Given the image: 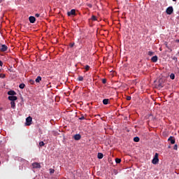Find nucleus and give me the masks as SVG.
Masks as SVG:
<instances>
[{
  "label": "nucleus",
  "mask_w": 179,
  "mask_h": 179,
  "mask_svg": "<svg viewBox=\"0 0 179 179\" xmlns=\"http://www.w3.org/2000/svg\"><path fill=\"white\" fill-rule=\"evenodd\" d=\"M33 168H41V163L35 162L32 163Z\"/></svg>",
  "instance_id": "6"
},
{
  "label": "nucleus",
  "mask_w": 179,
  "mask_h": 179,
  "mask_svg": "<svg viewBox=\"0 0 179 179\" xmlns=\"http://www.w3.org/2000/svg\"><path fill=\"white\" fill-rule=\"evenodd\" d=\"M87 5H88V8H92V3H87Z\"/></svg>",
  "instance_id": "27"
},
{
  "label": "nucleus",
  "mask_w": 179,
  "mask_h": 179,
  "mask_svg": "<svg viewBox=\"0 0 179 179\" xmlns=\"http://www.w3.org/2000/svg\"><path fill=\"white\" fill-rule=\"evenodd\" d=\"M50 173H55V169H50Z\"/></svg>",
  "instance_id": "30"
},
{
  "label": "nucleus",
  "mask_w": 179,
  "mask_h": 179,
  "mask_svg": "<svg viewBox=\"0 0 179 179\" xmlns=\"http://www.w3.org/2000/svg\"><path fill=\"white\" fill-rule=\"evenodd\" d=\"M39 145L40 146H43V145H45L44 141H41Z\"/></svg>",
  "instance_id": "23"
},
{
  "label": "nucleus",
  "mask_w": 179,
  "mask_h": 179,
  "mask_svg": "<svg viewBox=\"0 0 179 179\" xmlns=\"http://www.w3.org/2000/svg\"><path fill=\"white\" fill-rule=\"evenodd\" d=\"M116 163H121V158H115Z\"/></svg>",
  "instance_id": "19"
},
{
  "label": "nucleus",
  "mask_w": 179,
  "mask_h": 179,
  "mask_svg": "<svg viewBox=\"0 0 179 179\" xmlns=\"http://www.w3.org/2000/svg\"><path fill=\"white\" fill-rule=\"evenodd\" d=\"M81 135L80 133H77L76 135H74V140H80Z\"/></svg>",
  "instance_id": "10"
},
{
  "label": "nucleus",
  "mask_w": 179,
  "mask_h": 179,
  "mask_svg": "<svg viewBox=\"0 0 179 179\" xmlns=\"http://www.w3.org/2000/svg\"><path fill=\"white\" fill-rule=\"evenodd\" d=\"M166 13L168 15H171L173 13V6H169V8H166Z\"/></svg>",
  "instance_id": "2"
},
{
  "label": "nucleus",
  "mask_w": 179,
  "mask_h": 179,
  "mask_svg": "<svg viewBox=\"0 0 179 179\" xmlns=\"http://www.w3.org/2000/svg\"><path fill=\"white\" fill-rule=\"evenodd\" d=\"M30 84H34V79H29Z\"/></svg>",
  "instance_id": "26"
},
{
  "label": "nucleus",
  "mask_w": 179,
  "mask_h": 179,
  "mask_svg": "<svg viewBox=\"0 0 179 179\" xmlns=\"http://www.w3.org/2000/svg\"><path fill=\"white\" fill-rule=\"evenodd\" d=\"M151 61H154V62H157V61H158V56L157 55L154 56V54H152V57L151 59Z\"/></svg>",
  "instance_id": "13"
},
{
  "label": "nucleus",
  "mask_w": 179,
  "mask_h": 179,
  "mask_svg": "<svg viewBox=\"0 0 179 179\" xmlns=\"http://www.w3.org/2000/svg\"><path fill=\"white\" fill-rule=\"evenodd\" d=\"M170 76H171V79H175L176 74H171Z\"/></svg>",
  "instance_id": "22"
},
{
  "label": "nucleus",
  "mask_w": 179,
  "mask_h": 179,
  "mask_svg": "<svg viewBox=\"0 0 179 179\" xmlns=\"http://www.w3.org/2000/svg\"><path fill=\"white\" fill-rule=\"evenodd\" d=\"M127 99H131V97H130V96H128V97H127Z\"/></svg>",
  "instance_id": "36"
},
{
  "label": "nucleus",
  "mask_w": 179,
  "mask_h": 179,
  "mask_svg": "<svg viewBox=\"0 0 179 179\" xmlns=\"http://www.w3.org/2000/svg\"><path fill=\"white\" fill-rule=\"evenodd\" d=\"M29 20L30 22H36L35 15H29Z\"/></svg>",
  "instance_id": "5"
},
{
  "label": "nucleus",
  "mask_w": 179,
  "mask_h": 179,
  "mask_svg": "<svg viewBox=\"0 0 179 179\" xmlns=\"http://www.w3.org/2000/svg\"><path fill=\"white\" fill-rule=\"evenodd\" d=\"M1 67H2V66H0V71H1Z\"/></svg>",
  "instance_id": "37"
},
{
  "label": "nucleus",
  "mask_w": 179,
  "mask_h": 179,
  "mask_svg": "<svg viewBox=\"0 0 179 179\" xmlns=\"http://www.w3.org/2000/svg\"><path fill=\"white\" fill-rule=\"evenodd\" d=\"M108 103H109L108 99H103V104H108Z\"/></svg>",
  "instance_id": "14"
},
{
  "label": "nucleus",
  "mask_w": 179,
  "mask_h": 179,
  "mask_svg": "<svg viewBox=\"0 0 179 179\" xmlns=\"http://www.w3.org/2000/svg\"><path fill=\"white\" fill-rule=\"evenodd\" d=\"M174 150H178V145L177 144H175V145H173Z\"/></svg>",
  "instance_id": "31"
},
{
  "label": "nucleus",
  "mask_w": 179,
  "mask_h": 179,
  "mask_svg": "<svg viewBox=\"0 0 179 179\" xmlns=\"http://www.w3.org/2000/svg\"><path fill=\"white\" fill-rule=\"evenodd\" d=\"M89 69H90V66H89V64H87V65L85 66L86 71H89Z\"/></svg>",
  "instance_id": "24"
},
{
  "label": "nucleus",
  "mask_w": 179,
  "mask_h": 179,
  "mask_svg": "<svg viewBox=\"0 0 179 179\" xmlns=\"http://www.w3.org/2000/svg\"><path fill=\"white\" fill-rule=\"evenodd\" d=\"M169 140H170L172 145H174V143L176 142V138H173V135H171L170 138H169Z\"/></svg>",
  "instance_id": "7"
},
{
  "label": "nucleus",
  "mask_w": 179,
  "mask_h": 179,
  "mask_svg": "<svg viewBox=\"0 0 179 179\" xmlns=\"http://www.w3.org/2000/svg\"><path fill=\"white\" fill-rule=\"evenodd\" d=\"M11 107L13 108V109H15L16 99H13V102H11Z\"/></svg>",
  "instance_id": "11"
},
{
  "label": "nucleus",
  "mask_w": 179,
  "mask_h": 179,
  "mask_svg": "<svg viewBox=\"0 0 179 179\" xmlns=\"http://www.w3.org/2000/svg\"><path fill=\"white\" fill-rule=\"evenodd\" d=\"M8 94V96H13V94H17V92H15V90H9Z\"/></svg>",
  "instance_id": "8"
},
{
  "label": "nucleus",
  "mask_w": 179,
  "mask_h": 179,
  "mask_svg": "<svg viewBox=\"0 0 179 179\" xmlns=\"http://www.w3.org/2000/svg\"><path fill=\"white\" fill-rule=\"evenodd\" d=\"M92 20H97L96 15H92Z\"/></svg>",
  "instance_id": "20"
},
{
  "label": "nucleus",
  "mask_w": 179,
  "mask_h": 179,
  "mask_svg": "<svg viewBox=\"0 0 179 179\" xmlns=\"http://www.w3.org/2000/svg\"><path fill=\"white\" fill-rule=\"evenodd\" d=\"M3 62H1V59H0V66H3Z\"/></svg>",
  "instance_id": "34"
},
{
  "label": "nucleus",
  "mask_w": 179,
  "mask_h": 179,
  "mask_svg": "<svg viewBox=\"0 0 179 179\" xmlns=\"http://www.w3.org/2000/svg\"><path fill=\"white\" fill-rule=\"evenodd\" d=\"M152 163H159V153H155V155H154V158H152Z\"/></svg>",
  "instance_id": "1"
},
{
  "label": "nucleus",
  "mask_w": 179,
  "mask_h": 179,
  "mask_svg": "<svg viewBox=\"0 0 179 179\" xmlns=\"http://www.w3.org/2000/svg\"><path fill=\"white\" fill-rule=\"evenodd\" d=\"M134 142H139L140 138L138 136H136V138H134Z\"/></svg>",
  "instance_id": "17"
},
{
  "label": "nucleus",
  "mask_w": 179,
  "mask_h": 179,
  "mask_svg": "<svg viewBox=\"0 0 179 179\" xmlns=\"http://www.w3.org/2000/svg\"><path fill=\"white\" fill-rule=\"evenodd\" d=\"M107 79H102L103 84H106Z\"/></svg>",
  "instance_id": "29"
},
{
  "label": "nucleus",
  "mask_w": 179,
  "mask_h": 179,
  "mask_svg": "<svg viewBox=\"0 0 179 179\" xmlns=\"http://www.w3.org/2000/svg\"><path fill=\"white\" fill-rule=\"evenodd\" d=\"M154 51H148V56H152V58L153 57Z\"/></svg>",
  "instance_id": "16"
},
{
  "label": "nucleus",
  "mask_w": 179,
  "mask_h": 179,
  "mask_svg": "<svg viewBox=\"0 0 179 179\" xmlns=\"http://www.w3.org/2000/svg\"><path fill=\"white\" fill-rule=\"evenodd\" d=\"M71 48H72V47H73L74 43H70Z\"/></svg>",
  "instance_id": "35"
},
{
  "label": "nucleus",
  "mask_w": 179,
  "mask_h": 179,
  "mask_svg": "<svg viewBox=\"0 0 179 179\" xmlns=\"http://www.w3.org/2000/svg\"><path fill=\"white\" fill-rule=\"evenodd\" d=\"M32 117H31V115H29V117L26 119V124H31Z\"/></svg>",
  "instance_id": "3"
},
{
  "label": "nucleus",
  "mask_w": 179,
  "mask_h": 179,
  "mask_svg": "<svg viewBox=\"0 0 179 179\" xmlns=\"http://www.w3.org/2000/svg\"><path fill=\"white\" fill-rule=\"evenodd\" d=\"M8 99L10 100V104H11V101H13V99H17V92H16V94H13L12 97H8Z\"/></svg>",
  "instance_id": "9"
},
{
  "label": "nucleus",
  "mask_w": 179,
  "mask_h": 179,
  "mask_svg": "<svg viewBox=\"0 0 179 179\" xmlns=\"http://www.w3.org/2000/svg\"><path fill=\"white\" fill-rule=\"evenodd\" d=\"M0 76H1L2 79H4L6 74H3V73H1V74H0Z\"/></svg>",
  "instance_id": "28"
},
{
  "label": "nucleus",
  "mask_w": 179,
  "mask_h": 179,
  "mask_svg": "<svg viewBox=\"0 0 179 179\" xmlns=\"http://www.w3.org/2000/svg\"><path fill=\"white\" fill-rule=\"evenodd\" d=\"M42 77H36V81H41Z\"/></svg>",
  "instance_id": "25"
},
{
  "label": "nucleus",
  "mask_w": 179,
  "mask_h": 179,
  "mask_svg": "<svg viewBox=\"0 0 179 179\" xmlns=\"http://www.w3.org/2000/svg\"><path fill=\"white\" fill-rule=\"evenodd\" d=\"M68 15H76V10L75 8H72L71 10H68Z\"/></svg>",
  "instance_id": "4"
},
{
  "label": "nucleus",
  "mask_w": 179,
  "mask_h": 179,
  "mask_svg": "<svg viewBox=\"0 0 179 179\" xmlns=\"http://www.w3.org/2000/svg\"><path fill=\"white\" fill-rule=\"evenodd\" d=\"M80 120H85V116H84V115H81V117H80Z\"/></svg>",
  "instance_id": "32"
},
{
  "label": "nucleus",
  "mask_w": 179,
  "mask_h": 179,
  "mask_svg": "<svg viewBox=\"0 0 179 179\" xmlns=\"http://www.w3.org/2000/svg\"><path fill=\"white\" fill-rule=\"evenodd\" d=\"M78 81H83L84 77H82V76H78Z\"/></svg>",
  "instance_id": "15"
},
{
  "label": "nucleus",
  "mask_w": 179,
  "mask_h": 179,
  "mask_svg": "<svg viewBox=\"0 0 179 179\" xmlns=\"http://www.w3.org/2000/svg\"><path fill=\"white\" fill-rule=\"evenodd\" d=\"M66 179H69V178H66Z\"/></svg>",
  "instance_id": "38"
},
{
  "label": "nucleus",
  "mask_w": 179,
  "mask_h": 179,
  "mask_svg": "<svg viewBox=\"0 0 179 179\" xmlns=\"http://www.w3.org/2000/svg\"><path fill=\"white\" fill-rule=\"evenodd\" d=\"M98 157L101 159V157H103V153H98Z\"/></svg>",
  "instance_id": "18"
},
{
  "label": "nucleus",
  "mask_w": 179,
  "mask_h": 179,
  "mask_svg": "<svg viewBox=\"0 0 179 179\" xmlns=\"http://www.w3.org/2000/svg\"><path fill=\"white\" fill-rule=\"evenodd\" d=\"M8 46H6V43H2L1 50H7Z\"/></svg>",
  "instance_id": "12"
},
{
  "label": "nucleus",
  "mask_w": 179,
  "mask_h": 179,
  "mask_svg": "<svg viewBox=\"0 0 179 179\" xmlns=\"http://www.w3.org/2000/svg\"><path fill=\"white\" fill-rule=\"evenodd\" d=\"M24 86H25V85H24V83H22L21 85H20V88L24 89Z\"/></svg>",
  "instance_id": "21"
},
{
  "label": "nucleus",
  "mask_w": 179,
  "mask_h": 179,
  "mask_svg": "<svg viewBox=\"0 0 179 179\" xmlns=\"http://www.w3.org/2000/svg\"><path fill=\"white\" fill-rule=\"evenodd\" d=\"M36 17H39L40 13H36Z\"/></svg>",
  "instance_id": "33"
}]
</instances>
